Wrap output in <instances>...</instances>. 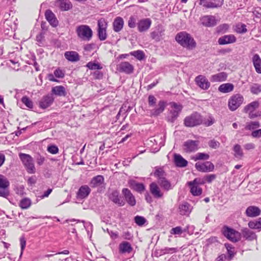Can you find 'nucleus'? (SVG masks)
I'll return each mask as SVG.
<instances>
[{
	"instance_id": "obj_1",
	"label": "nucleus",
	"mask_w": 261,
	"mask_h": 261,
	"mask_svg": "<svg viewBox=\"0 0 261 261\" xmlns=\"http://www.w3.org/2000/svg\"><path fill=\"white\" fill-rule=\"evenodd\" d=\"M175 40L182 46L189 49H194L196 45L194 39L189 34L185 32L178 33L175 37Z\"/></svg>"
},
{
	"instance_id": "obj_2",
	"label": "nucleus",
	"mask_w": 261,
	"mask_h": 261,
	"mask_svg": "<svg viewBox=\"0 0 261 261\" xmlns=\"http://www.w3.org/2000/svg\"><path fill=\"white\" fill-rule=\"evenodd\" d=\"M19 157L29 173L33 174L36 172L34 160L32 157L28 154L20 153Z\"/></svg>"
},
{
	"instance_id": "obj_3",
	"label": "nucleus",
	"mask_w": 261,
	"mask_h": 261,
	"mask_svg": "<svg viewBox=\"0 0 261 261\" xmlns=\"http://www.w3.org/2000/svg\"><path fill=\"white\" fill-rule=\"evenodd\" d=\"M203 122L200 114L195 112L187 116L184 119V124L187 127H194L201 124Z\"/></svg>"
},
{
	"instance_id": "obj_4",
	"label": "nucleus",
	"mask_w": 261,
	"mask_h": 261,
	"mask_svg": "<svg viewBox=\"0 0 261 261\" xmlns=\"http://www.w3.org/2000/svg\"><path fill=\"white\" fill-rule=\"evenodd\" d=\"M76 33L79 38L83 40H90L93 35L91 28L87 25H80L77 27Z\"/></svg>"
},
{
	"instance_id": "obj_5",
	"label": "nucleus",
	"mask_w": 261,
	"mask_h": 261,
	"mask_svg": "<svg viewBox=\"0 0 261 261\" xmlns=\"http://www.w3.org/2000/svg\"><path fill=\"white\" fill-rule=\"evenodd\" d=\"M222 233L226 238L233 242H237L241 239L240 232L226 226L223 227Z\"/></svg>"
},
{
	"instance_id": "obj_6",
	"label": "nucleus",
	"mask_w": 261,
	"mask_h": 261,
	"mask_svg": "<svg viewBox=\"0 0 261 261\" xmlns=\"http://www.w3.org/2000/svg\"><path fill=\"white\" fill-rule=\"evenodd\" d=\"M243 100L244 97L240 94L232 95L228 101L229 109L232 111H235L241 105Z\"/></svg>"
},
{
	"instance_id": "obj_7",
	"label": "nucleus",
	"mask_w": 261,
	"mask_h": 261,
	"mask_svg": "<svg viewBox=\"0 0 261 261\" xmlns=\"http://www.w3.org/2000/svg\"><path fill=\"white\" fill-rule=\"evenodd\" d=\"M98 36L101 41L105 40L107 38L106 29L108 25L107 20L101 18L98 20Z\"/></svg>"
},
{
	"instance_id": "obj_8",
	"label": "nucleus",
	"mask_w": 261,
	"mask_h": 261,
	"mask_svg": "<svg viewBox=\"0 0 261 261\" xmlns=\"http://www.w3.org/2000/svg\"><path fill=\"white\" fill-rule=\"evenodd\" d=\"M171 108L170 113L167 117V120L169 122L173 123L178 117L182 107L181 105L173 102L171 103Z\"/></svg>"
},
{
	"instance_id": "obj_9",
	"label": "nucleus",
	"mask_w": 261,
	"mask_h": 261,
	"mask_svg": "<svg viewBox=\"0 0 261 261\" xmlns=\"http://www.w3.org/2000/svg\"><path fill=\"white\" fill-rule=\"evenodd\" d=\"M199 141L188 140L184 143L183 150L186 153L195 152L199 149Z\"/></svg>"
},
{
	"instance_id": "obj_10",
	"label": "nucleus",
	"mask_w": 261,
	"mask_h": 261,
	"mask_svg": "<svg viewBox=\"0 0 261 261\" xmlns=\"http://www.w3.org/2000/svg\"><path fill=\"white\" fill-rule=\"evenodd\" d=\"M108 196L110 200L119 206H123L125 202L119 196V192L117 190H109Z\"/></svg>"
},
{
	"instance_id": "obj_11",
	"label": "nucleus",
	"mask_w": 261,
	"mask_h": 261,
	"mask_svg": "<svg viewBox=\"0 0 261 261\" xmlns=\"http://www.w3.org/2000/svg\"><path fill=\"white\" fill-rule=\"evenodd\" d=\"M195 167L197 170L202 172H211L214 169V165L209 161L204 163L197 162L195 164Z\"/></svg>"
},
{
	"instance_id": "obj_12",
	"label": "nucleus",
	"mask_w": 261,
	"mask_h": 261,
	"mask_svg": "<svg viewBox=\"0 0 261 261\" xmlns=\"http://www.w3.org/2000/svg\"><path fill=\"white\" fill-rule=\"evenodd\" d=\"M223 0H199V4L206 8H214L221 6Z\"/></svg>"
},
{
	"instance_id": "obj_13",
	"label": "nucleus",
	"mask_w": 261,
	"mask_h": 261,
	"mask_svg": "<svg viewBox=\"0 0 261 261\" xmlns=\"http://www.w3.org/2000/svg\"><path fill=\"white\" fill-rule=\"evenodd\" d=\"M201 24L206 27L215 26L218 22L216 17L213 15H205L200 18Z\"/></svg>"
},
{
	"instance_id": "obj_14",
	"label": "nucleus",
	"mask_w": 261,
	"mask_h": 261,
	"mask_svg": "<svg viewBox=\"0 0 261 261\" xmlns=\"http://www.w3.org/2000/svg\"><path fill=\"white\" fill-rule=\"evenodd\" d=\"M122 193L124 195L125 200L130 206H134L136 203L134 196L131 193L130 191L127 188H123Z\"/></svg>"
},
{
	"instance_id": "obj_15",
	"label": "nucleus",
	"mask_w": 261,
	"mask_h": 261,
	"mask_svg": "<svg viewBox=\"0 0 261 261\" xmlns=\"http://www.w3.org/2000/svg\"><path fill=\"white\" fill-rule=\"evenodd\" d=\"M151 24V20L149 18L141 19L137 23L138 29L140 32H145L149 29Z\"/></svg>"
},
{
	"instance_id": "obj_16",
	"label": "nucleus",
	"mask_w": 261,
	"mask_h": 261,
	"mask_svg": "<svg viewBox=\"0 0 261 261\" xmlns=\"http://www.w3.org/2000/svg\"><path fill=\"white\" fill-rule=\"evenodd\" d=\"M118 70L126 74H130L134 71V67L128 62H122L118 66Z\"/></svg>"
},
{
	"instance_id": "obj_17",
	"label": "nucleus",
	"mask_w": 261,
	"mask_h": 261,
	"mask_svg": "<svg viewBox=\"0 0 261 261\" xmlns=\"http://www.w3.org/2000/svg\"><path fill=\"white\" fill-rule=\"evenodd\" d=\"M195 82L197 85L203 90L207 89L210 86V83L208 80L205 77L201 75L196 77Z\"/></svg>"
},
{
	"instance_id": "obj_18",
	"label": "nucleus",
	"mask_w": 261,
	"mask_h": 261,
	"mask_svg": "<svg viewBox=\"0 0 261 261\" xmlns=\"http://www.w3.org/2000/svg\"><path fill=\"white\" fill-rule=\"evenodd\" d=\"M165 29L162 25H158L156 28V30L152 32L151 34L152 39L156 41H159L162 37L164 35Z\"/></svg>"
},
{
	"instance_id": "obj_19",
	"label": "nucleus",
	"mask_w": 261,
	"mask_h": 261,
	"mask_svg": "<svg viewBox=\"0 0 261 261\" xmlns=\"http://www.w3.org/2000/svg\"><path fill=\"white\" fill-rule=\"evenodd\" d=\"M54 100L51 95H47L43 96L39 101V107L42 109H46L49 107Z\"/></svg>"
},
{
	"instance_id": "obj_20",
	"label": "nucleus",
	"mask_w": 261,
	"mask_h": 261,
	"mask_svg": "<svg viewBox=\"0 0 261 261\" xmlns=\"http://www.w3.org/2000/svg\"><path fill=\"white\" fill-rule=\"evenodd\" d=\"M192 206L188 202H185L179 206V214L182 216H189L192 212Z\"/></svg>"
},
{
	"instance_id": "obj_21",
	"label": "nucleus",
	"mask_w": 261,
	"mask_h": 261,
	"mask_svg": "<svg viewBox=\"0 0 261 261\" xmlns=\"http://www.w3.org/2000/svg\"><path fill=\"white\" fill-rule=\"evenodd\" d=\"M166 106V103L163 100L159 101L156 107L151 110V114L154 116H157L161 114L165 110Z\"/></svg>"
},
{
	"instance_id": "obj_22",
	"label": "nucleus",
	"mask_w": 261,
	"mask_h": 261,
	"mask_svg": "<svg viewBox=\"0 0 261 261\" xmlns=\"http://www.w3.org/2000/svg\"><path fill=\"white\" fill-rule=\"evenodd\" d=\"M57 5L62 11H68L72 8V4L69 0H57Z\"/></svg>"
},
{
	"instance_id": "obj_23",
	"label": "nucleus",
	"mask_w": 261,
	"mask_h": 261,
	"mask_svg": "<svg viewBox=\"0 0 261 261\" xmlns=\"http://www.w3.org/2000/svg\"><path fill=\"white\" fill-rule=\"evenodd\" d=\"M236 41V38L233 35H224L219 38L218 42L220 45L233 43Z\"/></svg>"
},
{
	"instance_id": "obj_24",
	"label": "nucleus",
	"mask_w": 261,
	"mask_h": 261,
	"mask_svg": "<svg viewBox=\"0 0 261 261\" xmlns=\"http://www.w3.org/2000/svg\"><path fill=\"white\" fill-rule=\"evenodd\" d=\"M260 208L255 206H250L246 210V215L249 217H256L260 214Z\"/></svg>"
},
{
	"instance_id": "obj_25",
	"label": "nucleus",
	"mask_w": 261,
	"mask_h": 261,
	"mask_svg": "<svg viewBox=\"0 0 261 261\" xmlns=\"http://www.w3.org/2000/svg\"><path fill=\"white\" fill-rule=\"evenodd\" d=\"M150 193L156 198H161L163 193L161 192L160 188L155 182H152L149 186Z\"/></svg>"
},
{
	"instance_id": "obj_26",
	"label": "nucleus",
	"mask_w": 261,
	"mask_h": 261,
	"mask_svg": "<svg viewBox=\"0 0 261 261\" xmlns=\"http://www.w3.org/2000/svg\"><path fill=\"white\" fill-rule=\"evenodd\" d=\"M46 20L49 22L50 25L56 27L58 24V21L57 19L55 14L49 10H47L45 13Z\"/></svg>"
},
{
	"instance_id": "obj_27",
	"label": "nucleus",
	"mask_w": 261,
	"mask_h": 261,
	"mask_svg": "<svg viewBox=\"0 0 261 261\" xmlns=\"http://www.w3.org/2000/svg\"><path fill=\"white\" fill-rule=\"evenodd\" d=\"M241 234L243 238L249 241L255 240L257 238L255 233L247 228L242 229Z\"/></svg>"
},
{
	"instance_id": "obj_28",
	"label": "nucleus",
	"mask_w": 261,
	"mask_h": 261,
	"mask_svg": "<svg viewBox=\"0 0 261 261\" xmlns=\"http://www.w3.org/2000/svg\"><path fill=\"white\" fill-rule=\"evenodd\" d=\"M90 192L91 190L88 186H82L80 188L77 193V197L81 199L85 198L89 195Z\"/></svg>"
},
{
	"instance_id": "obj_29",
	"label": "nucleus",
	"mask_w": 261,
	"mask_h": 261,
	"mask_svg": "<svg viewBox=\"0 0 261 261\" xmlns=\"http://www.w3.org/2000/svg\"><path fill=\"white\" fill-rule=\"evenodd\" d=\"M174 162L176 166L185 167L188 165V162L180 154H174Z\"/></svg>"
},
{
	"instance_id": "obj_30",
	"label": "nucleus",
	"mask_w": 261,
	"mask_h": 261,
	"mask_svg": "<svg viewBox=\"0 0 261 261\" xmlns=\"http://www.w3.org/2000/svg\"><path fill=\"white\" fill-rule=\"evenodd\" d=\"M124 25V21L122 17H117L113 23V30L115 32H120Z\"/></svg>"
},
{
	"instance_id": "obj_31",
	"label": "nucleus",
	"mask_w": 261,
	"mask_h": 261,
	"mask_svg": "<svg viewBox=\"0 0 261 261\" xmlns=\"http://www.w3.org/2000/svg\"><path fill=\"white\" fill-rule=\"evenodd\" d=\"M104 182V177L102 175H97L91 180L90 185L92 188H96L101 186Z\"/></svg>"
},
{
	"instance_id": "obj_32",
	"label": "nucleus",
	"mask_w": 261,
	"mask_h": 261,
	"mask_svg": "<svg viewBox=\"0 0 261 261\" xmlns=\"http://www.w3.org/2000/svg\"><path fill=\"white\" fill-rule=\"evenodd\" d=\"M255 71L258 73H261V59L258 55L255 54L252 59Z\"/></svg>"
},
{
	"instance_id": "obj_33",
	"label": "nucleus",
	"mask_w": 261,
	"mask_h": 261,
	"mask_svg": "<svg viewBox=\"0 0 261 261\" xmlns=\"http://www.w3.org/2000/svg\"><path fill=\"white\" fill-rule=\"evenodd\" d=\"M64 56L67 60L71 62H76L80 60L78 53L74 51H66Z\"/></svg>"
},
{
	"instance_id": "obj_34",
	"label": "nucleus",
	"mask_w": 261,
	"mask_h": 261,
	"mask_svg": "<svg viewBox=\"0 0 261 261\" xmlns=\"http://www.w3.org/2000/svg\"><path fill=\"white\" fill-rule=\"evenodd\" d=\"M227 74L224 72L218 73L213 75L211 76V81L213 82H220L224 81L226 80Z\"/></svg>"
},
{
	"instance_id": "obj_35",
	"label": "nucleus",
	"mask_w": 261,
	"mask_h": 261,
	"mask_svg": "<svg viewBox=\"0 0 261 261\" xmlns=\"http://www.w3.org/2000/svg\"><path fill=\"white\" fill-rule=\"evenodd\" d=\"M129 184L132 189L138 192L141 193L145 190L144 185L142 183L138 182L135 180H130Z\"/></svg>"
},
{
	"instance_id": "obj_36",
	"label": "nucleus",
	"mask_w": 261,
	"mask_h": 261,
	"mask_svg": "<svg viewBox=\"0 0 261 261\" xmlns=\"http://www.w3.org/2000/svg\"><path fill=\"white\" fill-rule=\"evenodd\" d=\"M233 89V85L228 83L221 85L218 88V90L222 93H226L232 91Z\"/></svg>"
},
{
	"instance_id": "obj_37",
	"label": "nucleus",
	"mask_w": 261,
	"mask_h": 261,
	"mask_svg": "<svg viewBox=\"0 0 261 261\" xmlns=\"http://www.w3.org/2000/svg\"><path fill=\"white\" fill-rule=\"evenodd\" d=\"M51 92L53 94L59 96H65L66 95L65 88L63 86H57L53 87Z\"/></svg>"
},
{
	"instance_id": "obj_38",
	"label": "nucleus",
	"mask_w": 261,
	"mask_h": 261,
	"mask_svg": "<svg viewBox=\"0 0 261 261\" xmlns=\"http://www.w3.org/2000/svg\"><path fill=\"white\" fill-rule=\"evenodd\" d=\"M46 258H48L49 261H68L69 259L68 258H62L56 253L55 254H46L42 256L43 259H45Z\"/></svg>"
},
{
	"instance_id": "obj_39",
	"label": "nucleus",
	"mask_w": 261,
	"mask_h": 261,
	"mask_svg": "<svg viewBox=\"0 0 261 261\" xmlns=\"http://www.w3.org/2000/svg\"><path fill=\"white\" fill-rule=\"evenodd\" d=\"M119 251L121 253H129L132 251V247L129 243L123 242L119 245Z\"/></svg>"
},
{
	"instance_id": "obj_40",
	"label": "nucleus",
	"mask_w": 261,
	"mask_h": 261,
	"mask_svg": "<svg viewBox=\"0 0 261 261\" xmlns=\"http://www.w3.org/2000/svg\"><path fill=\"white\" fill-rule=\"evenodd\" d=\"M210 155L208 154L203 152H198L194 155L191 156V159L194 161L198 160H207L209 159Z\"/></svg>"
},
{
	"instance_id": "obj_41",
	"label": "nucleus",
	"mask_w": 261,
	"mask_h": 261,
	"mask_svg": "<svg viewBox=\"0 0 261 261\" xmlns=\"http://www.w3.org/2000/svg\"><path fill=\"white\" fill-rule=\"evenodd\" d=\"M248 225L251 229L260 230L261 229V218H258L257 220L249 222Z\"/></svg>"
},
{
	"instance_id": "obj_42",
	"label": "nucleus",
	"mask_w": 261,
	"mask_h": 261,
	"mask_svg": "<svg viewBox=\"0 0 261 261\" xmlns=\"http://www.w3.org/2000/svg\"><path fill=\"white\" fill-rule=\"evenodd\" d=\"M158 183L166 191H169V190L172 189L171 183L166 178V177H164L159 180Z\"/></svg>"
},
{
	"instance_id": "obj_43",
	"label": "nucleus",
	"mask_w": 261,
	"mask_h": 261,
	"mask_svg": "<svg viewBox=\"0 0 261 261\" xmlns=\"http://www.w3.org/2000/svg\"><path fill=\"white\" fill-rule=\"evenodd\" d=\"M258 106L259 104L257 101H253L244 108V111L246 113L252 112L254 111L256 108H258Z\"/></svg>"
},
{
	"instance_id": "obj_44",
	"label": "nucleus",
	"mask_w": 261,
	"mask_h": 261,
	"mask_svg": "<svg viewBox=\"0 0 261 261\" xmlns=\"http://www.w3.org/2000/svg\"><path fill=\"white\" fill-rule=\"evenodd\" d=\"M233 151L234 152V155L236 158L241 159L243 156V152L240 145H235L233 147Z\"/></svg>"
},
{
	"instance_id": "obj_45",
	"label": "nucleus",
	"mask_w": 261,
	"mask_h": 261,
	"mask_svg": "<svg viewBox=\"0 0 261 261\" xmlns=\"http://www.w3.org/2000/svg\"><path fill=\"white\" fill-rule=\"evenodd\" d=\"M191 187V192L194 196H199L202 193V189L196 185H189Z\"/></svg>"
},
{
	"instance_id": "obj_46",
	"label": "nucleus",
	"mask_w": 261,
	"mask_h": 261,
	"mask_svg": "<svg viewBox=\"0 0 261 261\" xmlns=\"http://www.w3.org/2000/svg\"><path fill=\"white\" fill-rule=\"evenodd\" d=\"M129 54L131 56L135 57L139 60H142L145 57V54L144 52L141 50L132 51L129 53Z\"/></svg>"
},
{
	"instance_id": "obj_47",
	"label": "nucleus",
	"mask_w": 261,
	"mask_h": 261,
	"mask_svg": "<svg viewBox=\"0 0 261 261\" xmlns=\"http://www.w3.org/2000/svg\"><path fill=\"white\" fill-rule=\"evenodd\" d=\"M154 175L158 177V181L165 177L166 174L162 168H158L154 172Z\"/></svg>"
},
{
	"instance_id": "obj_48",
	"label": "nucleus",
	"mask_w": 261,
	"mask_h": 261,
	"mask_svg": "<svg viewBox=\"0 0 261 261\" xmlns=\"http://www.w3.org/2000/svg\"><path fill=\"white\" fill-rule=\"evenodd\" d=\"M31 205V201L30 199L25 198L22 199L19 203L20 207L22 209H27Z\"/></svg>"
},
{
	"instance_id": "obj_49",
	"label": "nucleus",
	"mask_w": 261,
	"mask_h": 261,
	"mask_svg": "<svg viewBox=\"0 0 261 261\" xmlns=\"http://www.w3.org/2000/svg\"><path fill=\"white\" fill-rule=\"evenodd\" d=\"M250 91L254 94H257L261 92V85L258 84H253L250 87Z\"/></svg>"
},
{
	"instance_id": "obj_50",
	"label": "nucleus",
	"mask_w": 261,
	"mask_h": 261,
	"mask_svg": "<svg viewBox=\"0 0 261 261\" xmlns=\"http://www.w3.org/2000/svg\"><path fill=\"white\" fill-rule=\"evenodd\" d=\"M86 67L90 70L101 69L102 68L99 63L92 62H88L86 65Z\"/></svg>"
},
{
	"instance_id": "obj_51",
	"label": "nucleus",
	"mask_w": 261,
	"mask_h": 261,
	"mask_svg": "<svg viewBox=\"0 0 261 261\" xmlns=\"http://www.w3.org/2000/svg\"><path fill=\"white\" fill-rule=\"evenodd\" d=\"M134 221L139 226H142L146 222V219L144 217L140 216H136L134 218Z\"/></svg>"
},
{
	"instance_id": "obj_52",
	"label": "nucleus",
	"mask_w": 261,
	"mask_h": 261,
	"mask_svg": "<svg viewBox=\"0 0 261 261\" xmlns=\"http://www.w3.org/2000/svg\"><path fill=\"white\" fill-rule=\"evenodd\" d=\"M259 127V123L257 121L251 122L247 124L245 127L246 129L252 130Z\"/></svg>"
},
{
	"instance_id": "obj_53",
	"label": "nucleus",
	"mask_w": 261,
	"mask_h": 261,
	"mask_svg": "<svg viewBox=\"0 0 261 261\" xmlns=\"http://www.w3.org/2000/svg\"><path fill=\"white\" fill-rule=\"evenodd\" d=\"M236 31L237 33L243 34L247 32L246 26L244 24H238L236 25Z\"/></svg>"
},
{
	"instance_id": "obj_54",
	"label": "nucleus",
	"mask_w": 261,
	"mask_h": 261,
	"mask_svg": "<svg viewBox=\"0 0 261 261\" xmlns=\"http://www.w3.org/2000/svg\"><path fill=\"white\" fill-rule=\"evenodd\" d=\"M21 101L24 103L28 108L31 109L33 107V102L26 96L22 97Z\"/></svg>"
},
{
	"instance_id": "obj_55",
	"label": "nucleus",
	"mask_w": 261,
	"mask_h": 261,
	"mask_svg": "<svg viewBox=\"0 0 261 261\" xmlns=\"http://www.w3.org/2000/svg\"><path fill=\"white\" fill-rule=\"evenodd\" d=\"M9 186V182L8 179L3 175L0 174V187H8Z\"/></svg>"
},
{
	"instance_id": "obj_56",
	"label": "nucleus",
	"mask_w": 261,
	"mask_h": 261,
	"mask_svg": "<svg viewBox=\"0 0 261 261\" xmlns=\"http://www.w3.org/2000/svg\"><path fill=\"white\" fill-rule=\"evenodd\" d=\"M183 230L180 226H177L174 228H172L170 232L171 234L174 235H180L183 232Z\"/></svg>"
},
{
	"instance_id": "obj_57",
	"label": "nucleus",
	"mask_w": 261,
	"mask_h": 261,
	"mask_svg": "<svg viewBox=\"0 0 261 261\" xmlns=\"http://www.w3.org/2000/svg\"><path fill=\"white\" fill-rule=\"evenodd\" d=\"M54 75L57 78H63L65 76V72L60 68L56 69L54 72Z\"/></svg>"
},
{
	"instance_id": "obj_58",
	"label": "nucleus",
	"mask_w": 261,
	"mask_h": 261,
	"mask_svg": "<svg viewBox=\"0 0 261 261\" xmlns=\"http://www.w3.org/2000/svg\"><path fill=\"white\" fill-rule=\"evenodd\" d=\"M208 145L211 148L213 149H217L219 147L220 143L218 141L213 139L211 140L208 142Z\"/></svg>"
},
{
	"instance_id": "obj_59",
	"label": "nucleus",
	"mask_w": 261,
	"mask_h": 261,
	"mask_svg": "<svg viewBox=\"0 0 261 261\" xmlns=\"http://www.w3.org/2000/svg\"><path fill=\"white\" fill-rule=\"evenodd\" d=\"M47 150L51 154H57L59 152L58 147L55 145L48 146Z\"/></svg>"
},
{
	"instance_id": "obj_60",
	"label": "nucleus",
	"mask_w": 261,
	"mask_h": 261,
	"mask_svg": "<svg viewBox=\"0 0 261 261\" xmlns=\"http://www.w3.org/2000/svg\"><path fill=\"white\" fill-rule=\"evenodd\" d=\"M228 29L229 25L227 24H223L218 27L217 30L219 33H224L227 32Z\"/></svg>"
},
{
	"instance_id": "obj_61",
	"label": "nucleus",
	"mask_w": 261,
	"mask_h": 261,
	"mask_svg": "<svg viewBox=\"0 0 261 261\" xmlns=\"http://www.w3.org/2000/svg\"><path fill=\"white\" fill-rule=\"evenodd\" d=\"M8 187H0V196L3 197H7L9 194Z\"/></svg>"
},
{
	"instance_id": "obj_62",
	"label": "nucleus",
	"mask_w": 261,
	"mask_h": 261,
	"mask_svg": "<svg viewBox=\"0 0 261 261\" xmlns=\"http://www.w3.org/2000/svg\"><path fill=\"white\" fill-rule=\"evenodd\" d=\"M205 182L203 180H201L200 178H195L193 181H190L188 183L189 185H203Z\"/></svg>"
},
{
	"instance_id": "obj_63",
	"label": "nucleus",
	"mask_w": 261,
	"mask_h": 261,
	"mask_svg": "<svg viewBox=\"0 0 261 261\" xmlns=\"http://www.w3.org/2000/svg\"><path fill=\"white\" fill-rule=\"evenodd\" d=\"M156 99L152 95L148 96V105L149 107H154L156 103Z\"/></svg>"
},
{
	"instance_id": "obj_64",
	"label": "nucleus",
	"mask_w": 261,
	"mask_h": 261,
	"mask_svg": "<svg viewBox=\"0 0 261 261\" xmlns=\"http://www.w3.org/2000/svg\"><path fill=\"white\" fill-rule=\"evenodd\" d=\"M136 19L134 16H131L128 21V25L130 28H134L136 27Z\"/></svg>"
}]
</instances>
